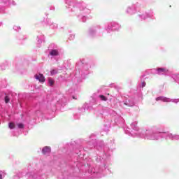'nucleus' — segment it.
I'll list each match as a JSON object with an SVG mask.
<instances>
[{
  "mask_svg": "<svg viewBox=\"0 0 179 179\" xmlns=\"http://www.w3.org/2000/svg\"><path fill=\"white\" fill-rule=\"evenodd\" d=\"M35 79L41 82V83H44L45 82V78L43 74H36L35 75Z\"/></svg>",
  "mask_w": 179,
  "mask_h": 179,
  "instance_id": "1",
  "label": "nucleus"
},
{
  "mask_svg": "<svg viewBox=\"0 0 179 179\" xmlns=\"http://www.w3.org/2000/svg\"><path fill=\"white\" fill-rule=\"evenodd\" d=\"M51 152V148L50 147H44L42 150V153L43 155H47V153H50Z\"/></svg>",
  "mask_w": 179,
  "mask_h": 179,
  "instance_id": "2",
  "label": "nucleus"
},
{
  "mask_svg": "<svg viewBox=\"0 0 179 179\" xmlns=\"http://www.w3.org/2000/svg\"><path fill=\"white\" fill-rule=\"evenodd\" d=\"M157 71L159 73H166V72H169V70L164 69V68H158Z\"/></svg>",
  "mask_w": 179,
  "mask_h": 179,
  "instance_id": "3",
  "label": "nucleus"
},
{
  "mask_svg": "<svg viewBox=\"0 0 179 179\" xmlns=\"http://www.w3.org/2000/svg\"><path fill=\"white\" fill-rule=\"evenodd\" d=\"M50 55L52 56H57L59 55L58 50H52L50 52Z\"/></svg>",
  "mask_w": 179,
  "mask_h": 179,
  "instance_id": "4",
  "label": "nucleus"
},
{
  "mask_svg": "<svg viewBox=\"0 0 179 179\" xmlns=\"http://www.w3.org/2000/svg\"><path fill=\"white\" fill-rule=\"evenodd\" d=\"M4 101L6 104H8V103H9V101H10V98H9V96H6L4 98Z\"/></svg>",
  "mask_w": 179,
  "mask_h": 179,
  "instance_id": "5",
  "label": "nucleus"
},
{
  "mask_svg": "<svg viewBox=\"0 0 179 179\" xmlns=\"http://www.w3.org/2000/svg\"><path fill=\"white\" fill-rule=\"evenodd\" d=\"M48 82H49V84L50 85V86H54V83H55L54 80H52V78H49Z\"/></svg>",
  "mask_w": 179,
  "mask_h": 179,
  "instance_id": "6",
  "label": "nucleus"
},
{
  "mask_svg": "<svg viewBox=\"0 0 179 179\" xmlns=\"http://www.w3.org/2000/svg\"><path fill=\"white\" fill-rule=\"evenodd\" d=\"M9 128H10V129H14V128H15V123L10 122L9 123Z\"/></svg>",
  "mask_w": 179,
  "mask_h": 179,
  "instance_id": "7",
  "label": "nucleus"
},
{
  "mask_svg": "<svg viewBox=\"0 0 179 179\" xmlns=\"http://www.w3.org/2000/svg\"><path fill=\"white\" fill-rule=\"evenodd\" d=\"M99 97L103 101H107V98L104 95H100Z\"/></svg>",
  "mask_w": 179,
  "mask_h": 179,
  "instance_id": "8",
  "label": "nucleus"
},
{
  "mask_svg": "<svg viewBox=\"0 0 179 179\" xmlns=\"http://www.w3.org/2000/svg\"><path fill=\"white\" fill-rule=\"evenodd\" d=\"M125 106H128L129 107H134V103H129L128 101L124 103Z\"/></svg>",
  "mask_w": 179,
  "mask_h": 179,
  "instance_id": "9",
  "label": "nucleus"
},
{
  "mask_svg": "<svg viewBox=\"0 0 179 179\" xmlns=\"http://www.w3.org/2000/svg\"><path fill=\"white\" fill-rule=\"evenodd\" d=\"M159 100L164 101V98H163L162 96L156 98V101H159Z\"/></svg>",
  "mask_w": 179,
  "mask_h": 179,
  "instance_id": "10",
  "label": "nucleus"
},
{
  "mask_svg": "<svg viewBox=\"0 0 179 179\" xmlns=\"http://www.w3.org/2000/svg\"><path fill=\"white\" fill-rule=\"evenodd\" d=\"M17 127H18V128L22 129V128H24V125H23V124H22V123H20L17 124Z\"/></svg>",
  "mask_w": 179,
  "mask_h": 179,
  "instance_id": "11",
  "label": "nucleus"
},
{
  "mask_svg": "<svg viewBox=\"0 0 179 179\" xmlns=\"http://www.w3.org/2000/svg\"><path fill=\"white\" fill-rule=\"evenodd\" d=\"M51 75H55V73H57V71L55 70H52L51 72H50Z\"/></svg>",
  "mask_w": 179,
  "mask_h": 179,
  "instance_id": "12",
  "label": "nucleus"
},
{
  "mask_svg": "<svg viewBox=\"0 0 179 179\" xmlns=\"http://www.w3.org/2000/svg\"><path fill=\"white\" fill-rule=\"evenodd\" d=\"M141 86H142V87H145L146 86V83L143 82V83H141Z\"/></svg>",
  "mask_w": 179,
  "mask_h": 179,
  "instance_id": "13",
  "label": "nucleus"
},
{
  "mask_svg": "<svg viewBox=\"0 0 179 179\" xmlns=\"http://www.w3.org/2000/svg\"><path fill=\"white\" fill-rule=\"evenodd\" d=\"M0 179H2V173L0 172Z\"/></svg>",
  "mask_w": 179,
  "mask_h": 179,
  "instance_id": "14",
  "label": "nucleus"
},
{
  "mask_svg": "<svg viewBox=\"0 0 179 179\" xmlns=\"http://www.w3.org/2000/svg\"><path fill=\"white\" fill-rule=\"evenodd\" d=\"M73 99L76 100V98H75V96H73Z\"/></svg>",
  "mask_w": 179,
  "mask_h": 179,
  "instance_id": "15",
  "label": "nucleus"
}]
</instances>
